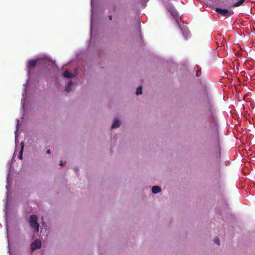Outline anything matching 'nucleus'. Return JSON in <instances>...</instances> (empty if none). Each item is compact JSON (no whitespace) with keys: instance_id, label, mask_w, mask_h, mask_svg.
I'll return each instance as SVG.
<instances>
[{"instance_id":"nucleus-1","label":"nucleus","mask_w":255,"mask_h":255,"mask_svg":"<svg viewBox=\"0 0 255 255\" xmlns=\"http://www.w3.org/2000/svg\"><path fill=\"white\" fill-rule=\"evenodd\" d=\"M225 1L227 2V3L225 4V5L224 3H223L224 6H225L228 8V9L226 8L225 17H229L231 15H233V14H234V12L230 8H232V7H238L240 5H242L244 4V3L245 1L247 2L248 1H238L237 2H233V1Z\"/></svg>"},{"instance_id":"nucleus-2","label":"nucleus","mask_w":255,"mask_h":255,"mask_svg":"<svg viewBox=\"0 0 255 255\" xmlns=\"http://www.w3.org/2000/svg\"><path fill=\"white\" fill-rule=\"evenodd\" d=\"M165 6L168 11L171 14V16L175 19L176 23L177 24H179L180 17L175 10V8L169 3L166 4Z\"/></svg>"},{"instance_id":"nucleus-3","label":"nucleus","mask_w":255,"mask_h":255,"mask_svg":"<svg viewBox=\"0 0 255 255\" xmlns=\"http://www.w3.org/2000/svg\"><path fill=\"white\" fill-rule=\"evenodd\" d=\"M29 224L31 228H35L36 232L39 231V224L37 223V217L36 215H31L29 217Z\"/></svg>"},{"instance_id":"nucleus-4","label":"nucleus","mask_w":255,"mask_h":255,"mask_svg":"<svg viewBox=\"0 0 255 255\" xmlns=\"http://www.w3.org/2000/svg\"><path fill=\"white\" fill-rule=\"evenodd\" d=\"M177 24L179 26L185 39H188V37H190V32H189V31L187 27L186 26H182L179 22V24Z\"/></svg>"},{"instance_id":"nucleus-5","label":"nucleus","mask_w":255,"mask_h":255,"mask_svg":"<svg viewBox=\"0 0 255 255\" xmlns=\"http://www.w3.org/2000/svg\"><path fill=\"white\" fill-rule=\"evenodd\" d=\"M41 246V242L39 239L35 240L31 244V250L32 251L35 250L37 249H39Z\"/></svg>"},{"instance_id":"nucleus-6","label":"nucleus","mask_w":255,"mask_h":255,"mask_svg":"<svg viewBox=\"0 0 255 255\" xmlns=\"http://www.w3.org/2000/svg\"><path fill=\"white\" fill-rule=\"evenodd\" d=\"M214 9L215 11L221 16L225 17L226 8L224 7H216Z\"/></svg>"},{"instance_id":"nucleus-7","label":"nucleus","mask_w":255,"mask_h":255,"mask_svg":"<svg viewBox=\"0 0 255 255\" xmlns=\"http://www.w3.org/2000/svg\"><path fill=\"white\" fill-rule=\"evenodd\" d=\"M120 125V121L118 119H115L112 123L111 128H118Z\"/></svg>"},{"instance_id":"nucleus-8","label":"nucleus","mask_w":255,"mask_h":255,"mask_svg":"<svg viewBox=\"0 0 255 255\" xmlns=\"http://www.w3.org/2000/svg\"><path fill=\"white\" fill-rule=\"evenodd\" d=\"M161 190V188L158 186H154L152 187V191L154 194H156L160 192Z\"/></svg>"},{"instance_id":"nucleus-9","label":"nucleus","mask_w":255,"mask_h":255,"mask_svg":"<svg viewBox=\"0 0 255 255\" xmlns=\"http://www.w3.org/2000/svg\"><path fill=\"white\" fill-rule=\"evenodd\" d=\"M28 68H29L30 67H34L36 66L37 64V61L36 60H29L28 62Z\"/></svg>"},{"instance_id":"nucleus-10","label":"nucleus","mask_w":255,"mask_h":255,"mask_svg":"<svg viewBox=\"0 0 255 255\" xmlns=\"http://www.w3.org/2000/svg\"><path fill=\"white\" fill-rule=\"evenodd\" d=\"M63 76L66 78H70L73 76V74L70 73L68 71L66 70L63 74Z\"/></svg>"},{"instance_id":"nucleus-11","label":"nucleus","mask_w":255,"mask_h":255,"mask_svg":"<svg viewBox=\"0 0 255 255\" xmlns=\"http://www.w3.org/2000/svg\"><path fill=\"white\" fill-rule=\"evenodd\" d=\"M72 84H73V82L72 81H70L68 83L67 86L66 87V89H65V90L67 92H69V91H71V87Z\"/></svg>"},{"instance_id":"nucleus-12","label":"nucleus","mask_w":255,"mask_h":255,"mask_svg":"<svg viewBox=\"0 0 255 255\" xmlns=\"http://www.w3.org/2000/svg\"><path fill=\"white\" fill-rule=\"evenodd\" d=\"M21 150L19 152V158L20 159L22 160V153H23V148H24V144H23V142L21 143Z\"/></svg>"},{"instance_id":"nucleus-13","label":"nucleus","mask_w":255,"mask_h":255,"mask_svg":"<svg viewBox=\"0 0 255 255\" xmlns=\"http://www.w3.org/2000/svg\"><path fill=\"white\" fill-rule=\"evenodd\" d=\"M142 93V86H139L137 89L136 94L138 95L139 94H141Z\"/></svg>"},{"instance_id":"nucleus-14","label":"nucleus","mask_w":255,"mask_h":255,"mask_svg":"<svg viewBox=\"0 0 255 255\" xmlns=\"http://www.w3.org/2000/svg\"><path fill=\"white\" fill-rule=\"evenodd\" d=\"M213 1H205L204 4L210 6H212V4L210 3L211 2H212Z\"/></svg>"},{"instance_id":"nucleus-15","label":"nucleus","mask_w":255,"mask_h":255,"mask_svg":"<svg viewBox=\"0 0 255 255\" xmlns=\"http://www.w3.org/2000/svg\"><path fill=\"white\" fill-rule=\"evenodd\" d=\"M214 243L215 244H218V245H220V240H219V239L218 237H216L214 239Z\"/></svg>"},{"instance_id":"nucleus-16","label":"nucleus","mask_w":255,"mask_h":255,"mask_svg":"<svg viewBox=\"0 0 255 255\" xmlns=\"http://www.w3.org/2000/svg\"><path fill=\"white\" fill-rule=\"evenodd\" d=\"M109 19L111 20L112 19V15H109Z\"/></svg>"},{"instance_id":"nucleus-17","label":"nucleus","mask_w":255,"mask_h":255,"mask_svg":"<svg viewBox=\"0 0 255 255\" xmlns=\"http://www.w3.org/2000/svg\"><path fill=\"white\" fill-rule=\"evenodd\" d=\"M46 153H47V154H50V153H51V152H50V150H48L46 151Z\"/></svg>"},{"instance_id":"nucleus-18","label":"nucleus","mask_w":255,"mask_h":255,"mask_svg":"<svg viewBox=\"0 0 255 255\" xmlns=\"http://www.w3.org/2000/svg\"><path fill=\"white\" fill-rule=\"evenodd\" d=\"M60 165H61V166L63 165V162L62 161L60 162Z\"/></svg>"},{"instance_id":"nucleus-19","label":"nucleus","mask_w":255,"mask_h":255,"mask_svg":"<svg viewBox=\"0 0 255 255\" xmlns=\"http://www.w3.org/2000/svg\"><path fill=\"white\" fill-rule=\"evenodd\" d=\"M93 1H91V6H92V5H93Z\"/></svg>"},{"instance_id":"nucleus-20","label":"nucleus","mask_w":255,"mask_h":255,"mask_svg":"<svg viewBox=\"0 0 255 255\" xmlns=\"http://www.w3.org/2000/svg\"><path fill=\"white\" fill-rule=\"evenodd\" d=\"M252 4H254V5L255 4V1H254L253 2H252Z\"/></svg>"}]
</instances>
